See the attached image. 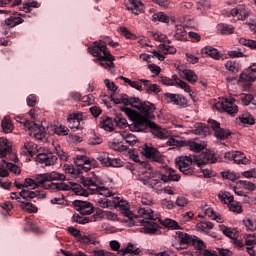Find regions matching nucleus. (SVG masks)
<instances>
[{
  "mask_svg": "<svg viewBox=\"0 0 256 256\" xmlns=\"http://www.w3.org/2000/svg\"><path fill=\"white\" fill-rule=\"evenodd\" d=\"M115 105H125L126 107L122 108V111L131 119L132 124L129 125V129L136 132L147 131V127L153 122H149V119H155V104L149 101H141L139 98L131 97L128 95H120L117 99L112 98ZM134 107L139 113L135 112L127 106Z\"/></svg>",
  "mask_w": 256,
  "mask_h": 256,
  "instance_id": "1",
  "label": "nucleus"
},
{
  "mask_svg": "<svg viewBox=\"0 0 256 256\" xmlns=\"http://www.w3.org/2000/svg\"><path fill=\"white\" fill-rule=\"evenodd\" d=\"M65 174L59 172H47L44 174H38L32 178H26L24 184L15 181L14 186L17 189H37V187H43L49 191H69L70 187L68 184L63 182L55 183L53 181H65Z\"/></svg>",
  "mask_w": 256,
  "mask_h": 256,
  "instance_id": "2",
  "label": "nucleus"
},
{
  "mask_svg": "<svg viewBox=\"0 0 256 256\" xmlns=\"http://www.w3.org/2000/svg\"><path fill=\"white\" fill-rule=\"evenodd\" d=\"M81 184L68 185L76 195H82V197H89V195H103V197H111L113 193L108 188L100 186L103 184V180L95 174L91 177L82 176L80 179ZM84 187V188H83Z\"/></svg>",
  "mask_w": 256,
  "mask_h": 256,
  "instance_id": "3",
  "label": "nucleus"
},
{
  "mask_svg": "<svg viewBox=\"0 0 256 256\" xmlns=\"http://www.w3.org/2000/svg\"><path fill=\"white\" fill-rule=\"evenodd\" d=\"M219 156L211 150L194 156H185L184 159H180L177 165L184 175H193V167L191 165H197V167H203V165L217 163Z\"/></svg>",
  "mask_w": 256,
  "mask_h": 256,
  "instance_id": "4",
  "label": "nucleus"
},
{
  "mask_svg": "<svg viewBox=\"0 0 256 256\" xmlns=\"http://www.w3.org/2000/svg\"><path fill=\"white\" fill-rule=\"evenodd\" d=\"M122 213L125 217H128L130 221L137 219L140 225L144 227L142 228L144 233H147L148 235H159V229H161V227L155 222L157 219L153 218V210H151V208H139L138 216L133 214V211H130L129 208H126Z\"/></svg>",
  "mask_w": 256,
  "mask_h": 256,
  "instance_id": "5",
  "label": "nucleus"
},
{
  "mask_svg": "<svg viewBox=\"0 0 256 256\" xmlns=\"http://www.w3.org/2000/svg\"><path fill=\"white\" fill-rule=\"evenodd\" d=\"M141 167L142 169H146L143 183L144 185H150V187H155L160 181L170 183V181H179L181 179V175L177 174V171L171 168H167L163 174L158 171H153L151 164L147 162H141Z\"/></svg>",
  "mask_w": 256,
  "mask_h": 256,
  "instance_id": "6",
  "label": "nucleus"
},
{
  "mask_svg": "<svg viewBox=\"0 0 256 256\" xmlns=\"http://www.w3.org/2000/svg\"><path fill=\"white\" fill-rule=\"evenodd\" d=\"M88 51L93 57H97L99 65L104 67V69H113L115 67V63H113L115 56L101 42L95 41L88 47Z\"/></svg>",
  "mask_w": 256,
  "mask_h": 256,
  "instance_id": "7",
  "label": "nucleus"
},
{
  "mask_svg": "<svg viewBox=\"0 0 256 256\" xmlns=\"http://www.w3.org/2000/svg\"><path fill=\"white\" fill-rule=\"evenodd\" d=\"M18 123H22L26 129L29 130L30 136L35 137L38 141H43L47 137V132H45V127L39 125L31 120H27L25 117L18 116L16 118Z\"/></svg>",
  "mask_w": 256,
  "mask_h": 256,
  "instance_id": "8",
  "label": "nucleus"
},
{
  "mask_svg": "<svg viewBox=\"0 0 256 256\" xmlns=\"http://www.w3.org/2000/svg\"><path fill=\"white\" fill-rule=\"evenodd\" d=\"M217 111H225L228 115L235 116L239 113V107L235 104V98H222V100L214 105Z\"/></svg>",
  "mask_w": 256,
  "mask_h": 256,
  "instance_id": "9",
  "label": "nucleus"
},
{
  "mask_svg": "<svg viewBox=\"0 0 256 256\" xmlns=\"http://www.w3.org/2000/svg\"><path fill=\"white\" fill-rule=\"evenodd\" d=\"M159 82L162 85H167L168 87L175 85L176 87H180V89H184L186 93H191V86H189L187 82L181 80L178 75H173L171 78L161 76L159 78Z\"/></svg>",
  "mask_w": 256,
  "mask_h": 256,
  "instance_id": "10",
  "label": "nucleus"
},
{
  "mask_svg": "<svg viewBox=\"0 0 256 256\" xmlns=\"http://www.w3.org/2000/svg\"><path fill=\"white\" fill-rule=\"evenodd\" d=\"M87 119L85 113L76 112L69 115L67 121L69 123L70 129H77L79 131L85 129V122L84 120Z\"/></svg>",
  "mask_w": 256,
  "mask_h": 256,
  "instance_id": "11",
  "label": "nucleus"
},
{
  "mask_svg": "<svg viewBox=\"0 0 256 256\" xmlns=\"http://www.w3.org/2000/svg\"><path fill=\"white\" fill-rule=\"evenodd\" d=\"M140 152L142 155H144V157L151 159L156 163H161L163 161L161 152H159V150H157L155 147L149 146L148 144H144L142 147H140Z\"/></svg>",
  "mask_w": 256,
  "mask_h": 256,
  "instance_id": "12",
  "label": "nucleus"
},
{
  "mask_svg": "<svg viewBox=\"0 0 256 256\" xmlns=\"http://www.w3.org/2000/svg\"><path fill=\"white\" fill-rule=\"evenodd\" d=\"M21 23H23V18L20 16H10L1 24L3 35H5V37H11V29L17 27V25H21Z\"/></svg>",
  "mask_w": 256,
  "mask_h": 256,
  "instance_id": "13",
  "label": "nucleus"
},
{
  "mask_svg": "<svg viewBox=\"0 0 256 256\" xmlns=\"http://www.w3.org/2000/svg\"><path fill=\"white\" fill-rule=\"evenodd\" d=\"M208 124L211 127L212 131H214V135L215 137H217V139L225 140L231 137V131L221 128V123L217 122V120L209 119Z\"/></svg>",
  "mask_w": 256,
  "mask_h": 256,
  "instance_id": "14",
  "label": "nucleus"
},
{
  "mask_svg": "<svg viewBox=\"0 0 256 256\" xmlns=\"http://www.w3.org/2000/svg\"><path fill=\"white\" fill-rule=\"evenodd\" d=\"M72 205L76 211L80 212V215H91L95 211V206L89 201L74 200Z\"/></svg>",
  "mask_w": 256,
  "mask_h": 256,
  "instance_id": "15",
  "label": "nucleus"
},
{
  "mask_svg": "<svg viewBox=\"0 0 256 256\" xmlns=\"http://www.w3.org/2000/svg\"><path fill=\"white\" fill-rule=\"evenodd\" d=\"M251 15V10L245 5H238L230 11L228 17H238V21H246Z\"/></svg>",
  "mask_w": 256,
  "mask_h": 256,
  "instance_id": "16",
  "label": "nucleus"
},
{
  "mask_svg": "<svg viewBox=\"0 0 256 256\" xmlns=\"http://www.w3.org/2000/svg\"><path fill=\"white\" fill-rule=\"evenodd\" d=\"M9 171L15 175H19V173H21V168L11 162L2 160V163L0 164V177H9Z\"/></svg>",
  "mask_w": 256,
  "mask_h": 256,
  "instance_id": "17",
  "label": "nucleus"
},
{
  "mask_svg": "<svg viewBox=\"0 0 256 256\" xmlns=\"http://www.w3.org/2000/svg\"><path fill=\"white\" fill-rule=\"evenodd\" d=\"M164 101L166 103H172V105H178L179 107H187V99L181 94L165 93Z\"/></svg>",
  "mask_w": 256,
  "mask_h": 256,
  "instance_id": "18",
  "label": "nucleus"
},
{
  "mask_svg": "<svg viewBox=\"0 0 256 256\" xmlns=\"http://www.w3.org/2000/svg\"><path fill=\"white\" fill-rule=\"evenodd\" d=\"M19 196L21 197L22 201H29V199H45L47 194L44 191H30L23 189L19 193Z\"/></svg>",
  "mask_w": 256,
  "mask_h": 256,
  "instance_id": "19",
  "label": "nucleus"
},
{
  "mask_svg": "<svg viewBox=\"0 0 256 256\" xmlns=\"http://www.w3.org/2000/svg\"><path fill=\"white\" fill-rule=\"evenodd\" d=\"M38 163H42L45 167H51L57 163V155L53 153H41L37 155Z\"/></svg>",
  "mask_w": 256,
  "mask_h": 256,
  "instance_id": "20",
  "label": "nucleus"
},
{
  "mask_svg": "<svg viewBox=\"0 0 256 256\" xmlns=\"http://www.w3.org/2000/svg\"><path fill=\"white\" fill-rule=\"evenodd\" d=\"M176 239L178 242H180L181 249H187V247L189 245H193L195 241L193 236L181 231L176 232Z\"/></svg>",
  "mask_w": 256,
  "mask_h": 256,
  "instance_id": "21",
  "label": "nucleus"
},
{
  "mask_svg": "<svg viewBox=\"0 0 256 256\" xmlns=\"http://www.w3.org/2000/svg\"><path fill=\"white\" fill-rule=\"evenodd\" d=\"M239 81L241 83H246L245 84V88L249 89V87H251V83L256 81V77L253 76V73L251 72V70L245 69L241 74H240V78Z\"/></svg>",
  "mask_w": 256,
  "mask_h": 256,
  "instance_id": "22",
  "label": "nucleus"
},
{
  "mask_svg": "<svg viewBox=\"0 0 256 256\" xmlns=\"http://www.w3.org/2000/svg\"><path fill=\"white\" fill-rule=\"evenodd\" d=\"M186 146L189 147L190 151H194V153H201L207 147V144L205 141L194 139L187 141Z\"/></svg>",
  "mask_w": 256,
  "mask_h": 256,
  "instance_id": "23",
  "label": "nucleus"
},
{
  "mask_svg": "<svg viewBox=\"0 0 256 256\" xmlns=\"http://www.w3.org/2000/svg\"><path fill=\"white\" fill-rule=\"evenodd\" d=\"M98 217L99 214H94L91 217H86L83 214H74L72 217V221H74V223H79V225H87V223L97 221Z\"/></svg>",
  "mask_w": 256,
  "mask_h": 256,
  "instance_id": "24",
  "label": "nucleus"
},
{
  "mask_svg": "<svg viewBox=\"0 0 256 256\" xmlns=\"http://www.w3.org/2000/svg\"><path fill=\"white\" fill-rule=\"evenodd\" d=\"M128 11H132L134 15H139L145 6L141 0H129V4L126 5Z\"/></svg>",
  "mask_w": 256,
  "mask_h": 256,
  "instance_id": "25",
  "label": "nucleus"
},
{
  "mask_svg": "<svg viewBox=\"0 0 256 256\" xmlns=\"http://www.w3.org/2000/svg\"><path fill=\"white\" fill-rule=\"evenodd\" d=\"M99 127L104 129V131H115V122H113V119L103 116L100 118Z\"/></svg>",
  "mask_w": 256,
  "mask_h": 256,
  "instance_id": "26",
  "label": "nucleus"
},
{
  "mask_svg": "<svg viewBox=\"0 0 256 256\" xmlns=\"http://www.w3.org/2000/svg\"><path fill=\"white\" fill-rule=\"evenodd\" d=\"M7 155H11V144L7 138H0V156L7 157Z\"/></svg>",
  "mask_w": 256,
  "mask_h": 256,
  "instance_id": "27",
  "label": "nucleus"
},
{
  "mask_svg": "<svg viewBox=\"0 0 256 256\" xmlns=\"http://www.w3.org/2000/svg\"><path fill=\"white\" fill-rule=\"evenodd\" d=\"M193 132L195 135H203L204 137H207V135H211V128L203 123H196Z\"/></svg>",
  "mask_w": 256,
  "mask_h": 256,
  "instance_id": "28",
  "label": "nucleus"
},
{
  "mask_svg": "<svg viewBox=\"0 0 256 256\" xmlns=\"http://www.w3.org/2000/svg\"><path fill=\"white\" fill-rule=\"evenodd\" d=\"M148 127H150V129H153L154 131V135L155 137H157L158 139H167V137H169V133L167 132V130L160 128L157 126V124L155 123H150L148 125Z\"/></svg>",
  "mask_w": 256,
  "mask_h": 256,
  "instance_id": "29",
  "label": "nucleus"
},
{
  "mask_svg": "<svg viewBox=\"0 0 256 256\" xmlns=\"http://www.w3.org/2000/svg\"><path fill=\"white\" fill-rule=\"evenodd\" d=\"M140 83H143L144 87H146L147 93H160L161 88L157 84H151L150 80L140 79Z\"/></svg>",
  "mask_w": 256,
  "mask_h": 256,
  "instance_id": "30",
  "label": "nucleus"
},
{
  "mask_svg": "<svg viewBox=\"0 0 256 256\" xmlns=\"http://www.w3.org/2000/svg\"><path fill=\"white\" fill-rule=\"evenodd\" d=\"M217 29L221 35H233V33L235 32V27H233V25L231 24H218Z\"/></svg>",
  "mask_w": 256,
  "mask_h": 256,
  "instance_id": "31",
  "label": "nucleus"
},
{
  "mask_svg": "<svg viewBox=\"0 0 256 256\" xmlns=\"http://www.w3.org/2000/svg\"><path fill=\"white\" fill-rule=\"evenodd\" d=\"M120 136H122L125 145H127L128 147H133V145L137 143V136L132 133L124 132L120 134Z\"/></svg>",
  "mask_w": 256,
  "mask_h": 256,
  "instance_id": "32",
  "label": "nucleus"
},
{
  "mask_svg": "<svg viewBox=\"0 0 256 256\" xmlns=\"http://www.w3.org/2000/svg\"><path fill=\"white\" fill-rule=\"evenodd\" d=\"M63 169H64V172L67 175H71V177H77L78 175H81V169L75 168L73 164H64Z\"/></svg>",
  "mask_w": 256,
  "mask_h": 256,
  "instance_id": "33",
  "label": "nucleus"
},
{
  "mask_svg": "<svg viewBox=\"0 0 256 256\" xmlns=\"http://www.w3.org/2000/svg\"><path fill=\"white\" fill-rule=\"evenodd\" d=\"M74 163L77 167H81V169H84L86 171L87 165H89V157L85 155H77L74 158Z\"/></svg>",
  "mask_w": 256,
  "mask_h": 256,
  "instance_id": "34",
  "label": "nucleus"
},
{
  "mask_svg": "<svg viewBox=\"0 0 256 256\" xmlns=\"http://www.w3.org/2000/svg\"><path fill=\"white\" fill-rule=\"evenodd\" d=\"M174 37L176 41H187V31L185 30V27L181 25L176 26Z\"/></svg>",
  "mask_w": 256,
  "mask_h": 256,
  "instance_id": "35",
  "label": "nucleus"
},
{
  "mask_svg": "<svg viewBox=\"0 0 256 256\" xmlns=\"http://www.w3.org/2000/svg\"><path fill=\"white\" fill-rule=\"evenodd\" d=\"M127 253H132L133 255H139L141 253V250L132 243H129L126 248H122L120 251H118V255H127Z\"/></svg>",
  "mask_w": 256,
  "mask_h": 256,
  "instance_id": "36",
  "label": "nucleus"
},
{
  "mask_svg": "<svg viewBox=\"0 0 256 256\" xmlns=\"http://www.w3.org/2000/svg\"><path fill=\"white\" fill-rule=\"evenodd\" d=\"M104 83H105V86L107 87V89H109V91H112V94L110 95V99H111V101H113V103H115V100H113V99H119L120 95H124V94H119L117 97H115V93H117V85H115L113 82L109 81V79H105Z\"/></svg>",
  "mask_w": 256,
  "mask_h": 256,
  "instance_id": "37",
  "label": "nucleus"
},
{
  "mask_svg": "<svg viewBox=\"0 0 256 256\" xmlns=\"http://www.w3.org/2000/svg\"><path fill=\"white\" fill-rule=\"evenodd\" d=\"M20 207L23 211H27V213H37V211H39L37 206L33 205V203L29 202V200H22L20 203Z\"/></svg>",
  "mask_w": 256,
  "mask_h": 256,
  "instance_id": "38",
  "label": "nucleus"
},
{
  "mask_svg": "<svg viewBox=\"0 0 256 256\" xmlns=\"http://www.w3.org/2000/svg\"><path fill=\"white\" fill-rule=\"evenodd\" d=\"M220 231H222L223 235L229 237V239H237V237H239V233L236 230L233 232L231 228L225 225H220Z\"/></svg>",
  "mask_w": 256,
  "mask_h": 256,
  "instance_id": "39",
  "label": "nucleus"
},
{
  "mask_svg": "<svg viewBox=\"0 0 256 256\" xmlns=\"http://www.w3.org/2000/svg\"><path fill=\"white\" fill-rule=\"evenodd\" d=\"M218 199L221 201V203H224V205H229L234 201L233 195H231L229 192H219Z\"/></svg>",
  "mask_w": 256,
  "mask_h": 256,
  "instance_id": "40",
  "label": "nucleus"
},
{
  "mask_svg": "<svg viewBox=\"0 0 256 256\" xmlns=\"http://www.w3.org/2000/svg\"><path fill=\"white\" fill-rule=\"evenodd\" d=\"M234 163H237V165H247L249 159H247V156L243 152L236 151L234 154Z\"/></svg>",
  "mask_w": 256,
  "mask_h": 256,
  "instance_id": "41",
  "label": "nucleus"
},
{
  "mask_svg": "<svg viewBox=\"0 0 256 256\" xmlns=\"http://www.w3.org/2000/svg\"><path fill=\"white\" fill-rule=\"evenodd\" d=\"M181 75L189 83H197V74H195V72L192 70H183Z\"/></svg>",
  "mask_w": 256,
  "mask_h": 256,
  "instance_id": "42",
  "label": "nucleus"
},
{
  "mask_svg": "<svg viewBox=\"0 0 256 256\" xmlns=\"http://www.w3.org/2000/svg\"><path fill=\"white\" fill-rule=\"evenodd\" d=\"M1 127L5 133H11L14 129L13 122H11V119H9V117H4L2 119Z\"/></svg>",
  "mask_w": 256,
  "mask_h": 256,
  "instance_id": "43",
  "label": "nucleus"
},
{
  "mask_svg": "<svg viewBox=\"0 0 256 256\" xmlns=\"http://www.w3.org/2000/svg\"><path fill=\"white\" fill-rule=\"evenodd\" d=\"M109 147L110 149H113V151H127L129 149V146L125 144L124 141L112 142Z\"/></svg>",
  "mask_w": 256,
  "mask_h": 256,
  "instance_id": "44",
  "label": "nucleus"
},
{
  "mask_svg": "<svg viewBox=\"0 0 256 256\" xmlns=\"http://www.w3.org/2000/svg\"><path fill=\"white\" fill-rule=\"evenodd\" d=\"M97 159L104 167H111V157H109V153L103 152Z\"/></svg>",
  "mask_w": 256,
  "mask_h": 256,
  "instance_id": "45",
  "label": "nucleus"
},
{
  "mask_svg": "<svg viewBox=\"0 0 256 256\" xmlns=\"http://www.w3.org/2000/svg\"><path fill=\"white\" fill-rule=\"evenodd\" d=\"M152 21L156 23V21H160L161 23H169V16L163 12H158L153 14Z\"/></svg>",
  "mask_w": 256,
  "mask_h": 256,
  "instance_id": "46",
  "label": "nucleus"
},
{
  "mask_svg": "<svg viewBox=\"0 0 256 256\" xmlns=\"http://www.w3.org/2000/svg\"><path fill=\"white\" fill-rule=\"evenodd\" d=\"M69 131V128L65 125L56 126L54 128V133L59 135V137H67V135H69Z\"/></svg>",
  "mask_w": 256,
  "mask_h": 256,
  "instance_id": "47",
  "label": "nucleus"
},
{
  "mask_svg": "<svg viewBox=\"0 0 256 256\" xmlns=\"http://www.w3.org/2000/svg\"><path fill=\"white\" fill-rule=\"evenodd\" d=\"M241 123L244 125H254L255 124V118H253V115L249 113H245L240 117Z\"/></svg>",
  "mask_w": 256,
  "mask_h": 256,
  "instance_id": "48",
  "label": "nucleus"
},
{
  "mask_svg": "<svg viewBox=\"0 0 256 256\" xmlns=\"http://www.w3.org/2000/svg\"><path fill=\"white\" fill-rule=\"evenodd\" d=\"M114 127H120V129H125L127 127V119L117 115L114 117Z\"/></svg>",
  "mask_w": 256,
  "mask_h": 256,
  "instance_id": "49",
  "label": "nucleus"
},
{
  "mask_svg": "<svg viewBox=\"0 0 256 256\" xmlns=\"http://www.w3.org/2000/svg\"><path fill=\"white\" fill-rule=\"evenodd\" d=\"M240 45H244V47H248L249 49H256V40L240 38Z\"/></svg>",
  "mask_w": 256,
  "mask_h": 256,
  "instance_id": "50",
  "label": "nucleus"
},
{
  "mask_svg": "<svg viewBox=\"0 0 256 256\" xmlns=\"http://www.w3.org/2000/svg\"><path fill=\"white\" fill-rule=\"evenodd\" d=\"M225 69H227V71L235 73L239 69V64L237 63V61L228 60L225 63Z\"/></svg>",
  "mask_w": 256,
  "mask_h": 256,
  "instance_id": "51",
  "label": "nucleus"
},
{
  "mask_svg": "<svg viewBox=\"0 0 256 256\" xmlns=\"http://www.w3.org/2000/svg\"><path fill=\"white\" fill-rule=\"evenodd\" d=\"M167 145H169L170 147H185L186 142L178 140L177 138H169L167 141Z\"/></svg>",
  "mask_w": 256,
  "mask_h": 256,
  "instance_id": "52",
  "label": "nucleus"
},
{
  "mask_svg": "<svg viewBox=\"0 0 256 256\" xmlns=\"http://www.w3.org/2000/svg\"><path fill=\"white\" fill-rule=\"evenodd\" d=\"M160 49L164 51L165 55H175L177 53V48L166 44H161Z\"/></svg>",
  "mask_w": 256,
  "mask_h": 256,
  "instance_id": "53",
  "label": "nucleus"
},
{
  "mask_svg": "<svg viewBox=\"0 0 256 256\" xmlns=\"http://www.w3.org/2000/svg\"><path fill=\"white\" fill-rule=\"evenodd\" d=\"M113 204L115 205V207H120L122 209V211L129 209V203L121 200V198H114Z\"/></svg>",
  "mask_w": 256,
  "mask_h": 256,
  "instance_id": "54",
  "label": "nucleus"
},
{
  "mask_svg": "<svg viewBox=\"0 0 256 256\" xmlns=\"http://www.w3.org/2000/svg\"><path fill=\"white\" fill-rule=\"evenodd\" d=\"M239 183L242 185L243 189H246L247 191H255L256 189V185L253 182L240 180Z\"/></svg>",
  "mask_w": 256,
  "mask_h": 256,
  "instance_id": "55",
  "label": "nucleus"
},
{
  "mask_svg": "<svg viewBox=\"0 0 256 256\" xmlns=\"http://www.w3.org/2000/svg\"><path fill=\"white\" fill-rule=\"evenodd\" d=\"M162 225L164 227H167L168 229H179V223H177V221L171 220V219L164 220Z\"/></svg>",
  "mask_w": 256,
  "mask_h": 256,
  "instance_id": "56",
  "label": "nucleus"
},
{
  "mask_svg": "<svg viewBox=\"0 0 256 256\" xmlns=\"http://www.w3.org/2000/svg\"><path fill=\"white\" fill-rule=\"evenodd\" d=\"M228 206L230 211H232L233 213L243 212V207H241V204H239V202H235V200L232 203H230Z\"/></svg>",
  "mask_w": 256,
  "mask_h": 256,
  "instance_id": "57",
  "label": "nucleus"
},
{
  "mask_svg": "<svg viewBox=\"0 0 256 256\" xmlns=\"http://www.w3.org/2000/svg\"><path fill=\"white\" fill-rule=\"evenodd\" d=\"M221 176L223 179H228V181H237V174L231 171H223L221 172Z\"/></svg>",
  "mask_w": 256,
  "mask_h": 256,
  "instance_id": "58",
  "label": "nucleus"
},
{
  "mask_svg": "<svg viewBox=\"0 0 256 256\" xmlns=\"http://www.w3.org/2000/svg\"><path fill=\"white\" fill-rule=\"evenodd\" d=\"M200 231H205L206 229H213L214 225L210 221H202L197 224Z\"/></svg>",
  "mask_w": 256,
  "mask_h": 256,
  "instance_id": "59",
  "label": "nucleus"
},
{
  "mask_svg": "<svg viewBox=\"0 0 256 256\" xmlns=\"http://www.w3.org/2000/svg\"><path fill=\"white\" fill-rule=\"evenodd\" d=\"M24 145L30 152V157H33V155H35V153H37V144H35L33 142H25Z\"/></svg>",
  "mask_w": 256,
  "mask_h": 256,
  "instance_id": "60",
  "label": "nucleus"
},
{
  "mask_svg": "<svg viewBox=\"0 0 256 256\" xmlns=\"http://www.w3.org/2000/svg\"><path fill=\"white\" fill-rule=\"evenodd\" d=\"M244 225L248 231H255L256 224L255 221L251 220L250 218L244 220Z\"/></svg>",
  "mask_w": 256,
  "mask_h": 256,
  "instance_id": "61",
  "label": "nucleus"
},
{
  "mask_svg": "<svg viewBox=\"0 0 256 256\" xmlns=\"http://www.w3.org/2000/svg\"><path fill=\"white\" fill-rule=\"evenodd\" d=\"M243 177H246V179H256V169L253 168L248 171L242 172Z\"/></svg>",
  "mask_w": 256,
  "mask_h": 256,
  "instance_id": "62",
  "label": "nucleus"
},
{
  "mask_svg": "<svg viewBox=\"0 0 256 256\" xmlns=\"http://www.w3.org/2000/svg\"><path fill=\"white\" fill-rule=\"evenodd\" d=\"M241 101H242L243 105H250L251 102L254 101L253 95L244 94V95L241 96Z\"/></svg>",
  "mask_w": 256,
  "mask_h": 256,
  "instance_id": "63",
  "label": "nucleus"
},
{
  "mask_svg": "<svg viewBox=\"0 0 256 256\" xmlns=\"http://www.w3.org/2000/svg\"><path fill=\"white\" fill-rule=\"evenodd\" d=\"M93 253H94V256H115V254L104 251V250H94Z\"/></svg>",
  "mask_w": 256,
  "mask_h": 256,
  "instance_id": "64",
  "label": "nucleus"
}]
</instances>
